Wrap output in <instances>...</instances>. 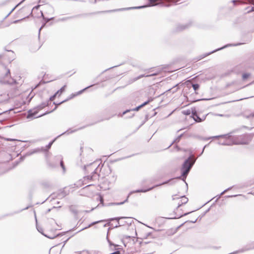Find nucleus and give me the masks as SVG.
Here are the masks:
<instances>
[{"instance_id": "nucleus-24", "label": "nucleus", "mask_w": 254, "mask_h": 254, "mask_svg": "<svg viewBox=\"0 0 254 254\" xmlns=\"http://www.w3.org/2000/svg\"><path fill=\"white\" fill-rule=\"evenodd\" d=\"M128 111H129V110H127L126 111L124 112L123 113V114H125Z\"/></svg>"}, {"instance_id": "nucleus-15", "label": "nucleus", "mask_w": 254, "mask_h": 254, "mask_svg": "<svg viewBox=\"0 0 254 254\" xmlns=\"http://www.w3.org/2000/svg\"><path fill=\"white\" fill-rule=\"evenodd\" d=\"M252 3L253 4V6L252 7V9L251 10H249V11H254V0H252Z\"/></svg>"}, {"instance_id": "nucleus-3", "label": "nucleus", "mask_w": 254, "mask_h": 254, "mask_svg": "<svg viewBox=\"0 0 254 254\" xmlns=\"http://www.w3.org/2000/svg\"><path fill=\"white\" fill-rule=\"evenodd\" d=\"M173 199L175 201V203L178 205V207L183 204H186L188 201V198L185 196H182L180 197H175Z\"/></svg>"}, {"instance_id": "nucleus-26", "label": "nucleus", "mask_w": 254, "mask_h": 254, "mask_svg": "<svg viewBox=\"0 0 254 254\" xmlns=\"http://www.w3.org/2000/svg\"><path fill=\"white\" fill-rule=\"evenodd\" d=\"M183 216V215H180V216H179L178 217H181V216Z\"/></svg>"}, {"instance_id": "nucleus-28", "label": "nucleus", "mask_w": 254, "mask_h": 254, "mask_svg": "<svg viewBox=\"0 0 254 254\" xmlns=\"http://www.w3.org/2000/svg\"><path fill=\"white\" fill-rule=\"evenodd\" d=\"M15 22H16V21H14L13 22V23H15Z\"/></svg>"}, {"instance_id": "nucleus-14", "label": "nucleus", "mask_w": 254, "mask_h": 254, "mask_svg": "<svg viewBox=\"0 0 254 254\" xmlns=\"http://www.w3.org/2000/svg\"><path fill=\"white\" fill-rule=\"evenodd\" d=\"M250 76V74L249 73H244L243 75V78L244 80L247 79Z\"/></svg>"}, {"instance_id": "nucleus-1", "label": "nucleus", "mask_w": 254, "mask_h": 254, "mask_svg": "<svg viewBox=\"0 0 254 254\" xmlns=\"http://www.w3.org/2000/svg\"><path fill=\"white\" fill-rule=\"evenodd\" d=\"M194 163V161L190 158L185 162L182 168L183 176L185 177V178L186 177V176L190 171Z\"/></svg>"}, {"instance_id": "nucleus-29", "label": "nucleus", "mask_w": 254, "mask_h": 254, "mask_svg": "<svg viewBox=\"0 0 254 254\" xmlns=\"http://www.w3.org/2000/svg\"><path fill=\"white\" fill-rule=\"evenodd\" d=\"M2 57V56L0 55V58Z\"/></svg>"}, {"instance_id": "nucleus-2", "label": "nucleus", "mask_w": 254, "mask_h": 254, "mask_svg": "<svg viewBox=\"0 0 254 254\" xmlns=\"http://www.w3.org/2000/svg\"><path fill=\"white\" fill-rule=\"evenodd\" d=\"M10 70L7 69L6 71L5 75L4 76L1 77L0 78V82L3 83H6L8 84H12L15 82L14 79L11 78L9 75Z\"/></svg>"}, {"instance_id": "nucleus-18", "label": "nucleus", "mask_w": 254, "mask_h": 254, "mask_svg": "<svg viewBox=\"0 0 254 254\" xmlns=\"http://www.w3.org/2000/svg\"><path fill=\"white\" fill-rule=\"evenodd\" d=\"M148 190H137V192H146V191H147Z\"/></svg>"}, {"instance_id": "nucleus-23", "label": "nucleus", "mask_w": 254, "mask_h": 254, "mask_svg": "<svg viewBox=\"0 0 254 254\" xmlns=\"http://www.w3.org/2000/svg\"><path fill=\"white\" fill-rule=\"evenodd\" d=\"M51 147V144H49L48 145V149L50 148Z\"/></svg>"}, {"instance_id": "nucleus-11", "label": "nucleus", "mask_w": 254, "mask_h": 254, "mask_svg": "<svg viewBox=\"0 0 254 254\" xmlns=\"http://www.w3.org/2000/svg\"><path fill=\"white\" fill-rule=\"evenodd\" d=\"M149 101H147V102H144V103H143V104H141V105H140V106H139L137 107L136 108H135L133 109L132 110H133V111H138V110H139V109L140 108H141V107H142L144 106L145 105H147V104L149 103Z\"/></svg>"}, {"instance_id": "nucleus-30", "label": "nucleus", "mask_w": 254, "mask_h": 254, "mask_svg": "<svg viewBox=\"0 0 254 254\" xmlns=\"http://www.w3.org/2000/svg\"><path fill=\"white\" fill-rule=\"evenodd\" d=\"M10 140H11V139H10ZM11 140H12V141H13V140H14V139H11Z\"/></svg>"}, {"instance_id": "nucleus-8", "label": "nucleus", "mask_w": 254, "mask_h": 254, "mask_svg": "<svg viewBox=\"0 0 254 254\" xmlns=\"http://www.w3.org/2000/svg\"><path fill=\"white\" fill-rule=\"evenodd\" d=\"M30 91H27L24 92V94L23 95V97L24 99V100L22 102L23 104H25L26 102L29 101L28 96L29 94Z\"/></svg>"}, {"instance_id": "nucleus-9", "label": "nucleus", "mask_w": 254, "mask_h": 254, "mask_svg": "<svg viewBox=\"0 0 254 254\" xmlns=\"http://www.w3.org/2000/svg\"><path fill=\"white\" fill-rule=\"evenodd\" d=\"M15 163H14V162L12 163V165L10 166L7 167L5 170L0 172V175L3 174L7 172L8 171H10V170L13 169L15 167Z\"/></svg>"}, {"instance_id": "nucleus-20", "label": "nucleus", "mask_w": 254, "mask_h": 254, "mask_svg": "<svg viewBox=\"0 0 254 254\" xmlns=\"http://www.w3.org/2000/svg\"><path fill=\"white\" fill-rule=\"evenodd\" d=\"M227 47V46H224V47H222L221 48L218 49V50H217L216 51H218V50H219L222 49H223V48H224L225 47Z\"/></svg>"}, {"instance_id": "nucleus-22", "label": "nucleus", "mask_w": 254, "mask_h": 254, "mask_svg": "<svg viewBox=\"0 0 254 254\" xmlns=\"http://www.w3.org/2000/svg\"><path fill=\"white\" fill-rule=\"evenodd\" d=\"M226 191V190H225L224 191H223V192L221 193V194L222 195V194H224Z\"/></svg>"}, {"instance_id": "nucleus-6", "label": "nucleus", "mask_w": 254, "mask_h": 254, "mask_svg": "<svg viewBox=\"0 0 254 254\" xmlns=\"http://www.w3.org/2000/svg\"><path fill=\"white\" fill-rule=\"evenodd\" d=\"M205 116H203L201 118L199 117L197 114H193V118L197 122H200L205 119Z\"/></svg>"}, {"instance_id": "nucleus-16", "label": "nucleus", "mask_w": 254, "mask_h": 254, "mask_svg": "<svg viewBox=\"0 0 254 254\" xmlns=\"http://www.w3.org/2000/svg\"><path fill=\"white\" fill-rule=\"evenodd\" d=\"M124 218V217H120V218H115L114 219H112V220H116L118 222V224H119V220L121 219Z\"/></svg>"}, {"instance_id": "nucleus-21", "label": "nucleus", "mask_w": 254, "mask_h": 254, "mask_svg": "<svg viewBox=\"0 0 254 254\" xmlns=\"http://www.w3.org/2000/svg\"><path fill=\"white\" fill-rule=\"evenodd\" d=\"M100 222V221L95 222L93 223L92 224V225H93V224H96V223H98V222Z\"/></svg>"}, {"instance_id": "nucleus-13", "label": "nucleus", "mask_w": 254, "mask_h": 254, "mask_svg": "<svg viewBox=\"0 0 254 254\" xmlns=\"http://www.w3.org/2000/svg\"><path fill=\"white\" fill-rule=\"evenodd\" d=\"M199 85L197 84H192V87L194 90H196L199 88Z\"/></svg>"}, {"instance_id": "nucleus-19", "label": "nucleus", "mask_w": 254, "mask_h": 254, "mask_svg": "<svg viewBox=\"0 0 254 254\" xmlns=\"http://www.w3.org/2000/svg\"><path fill=\"white\" fill-rule=\"evenodd\" d=\"M61 166L62 167L63 169L64 170V166H63V161H61Z\"/></svg>"}, {"instance_id": "nucleus-4", "label": "nucleus", "mask_w": 254, "mask_h": 254, "mask_svg": "<svg viewBox=\"0 0 254 254\" xmlns=\"http://www.w3.org/2000/svg\"><path fill=\"white\" fill-rule=\"evenodd\" d=\"M0 158H2V160L0 161L2 163L7 162L12 159L10 154L5 152L0 153Z\"/></svg>"}, {"instance_id": "nucleus-25", "label": "nucleus", "mask_w": 254, "mask_h": 254, "mask_svg": "<svg viewBox=\"0 0 254 254\" xmlns=\"http://www.w3.org/2000/svg\"><path fill=\"white\" fill-rule=\"evenodd\" d=\"M15 8H16V6H15L14 7H13V8L12 9V11H13Z\"/></svg>"}, {"instance_id": "nucleus-17", "label": "nucleus", "mask_w": 254, "mask_h": 254, "mask_svg": "<svg viewBox=\"0 0 254 254\" xmlns=\"http://www.w3.org/2000/svg\"><path fill=\"white\" fill-rule=\"evenodd\" d=\"M183 113H184V114L189 115L190 114V111L188 110V111H184Z\"/></svg>"}, {"instance_id": "nucleus-5", "label": "nucleus", "mask_w": 254, "mask_h": 254, "mask_svg": "<svg viewBox=\"0 0 254 254\" xmlns=\"http://www.w3.org/2000/svg\"><path fill=\"white\" fill-rule=\"evenodd\" d=\"M66 86L64 85L59 90H58L56 94L50 98L51 100H53L57 95L59 94L60 95L64 91Z\"/></svg>"}, {"instance_id": "nucleus-27", "label": "nucleus", "mask_w": 254, "mask_h": 254, "mask_svg": "<svg viewBox=\"0 0 254 254\" xmlns=\"http://www.w3.org/2000/svg\"><path fill=\"white\" fill-rule=\"evenodd\" d=\"M123 202H121V203H119V204H123Z\"/></svg>"}, {"instance_id": "nucleus-10", "label": "nucleus", "mask_w": 254, "mask_h": 254, "mask_svg": "<svg viewBox=\"0 0 254 254\" xmlns=\"http://www.w3.org/2000/svg\"><path fill=\"white\" fill-rule=\"evenodd\" d=\"M41 116H42V115H37L36 112H29L28 115L27 116V118H29L30 117H33L34 118H35L40 117Z\"/></svg>"}, {"instance_id": "nucleus-7", "label": "nucleus", "mask_w": 254, "mask_h": 254, "mask_svg": "<svg viewBox=\"0 0 254 254\" xmlns=\"http://www.w3.org/2000/svg\"><path fill=\"white\" fill-rule=\"evenodd\" d=\"M218 136H213L204 138L203 140L204 141H209V142H216L217 141V139H218Z\"/></svg>"}, {"instance_id": "nucleus-12", "label": "nucleus", "mask_w": 254, "mask_h": 254, "mask_svg": "<svg viewBox=\"0 0 254 254\" xmlns=\"http://www.w3.org/2000/svg\"><path fill=\"white\" fill-rule=\"evenodd\" d=\"M149 101H147V102H144V103H143V104H141V105H140V106H139L137 107L136 108H135L133 109L132 110H133V111H138V110H139V109L140 108H141V107H142L144 106L145 105H147V104L149 103Z\"/></svg>"}]
</instances>
